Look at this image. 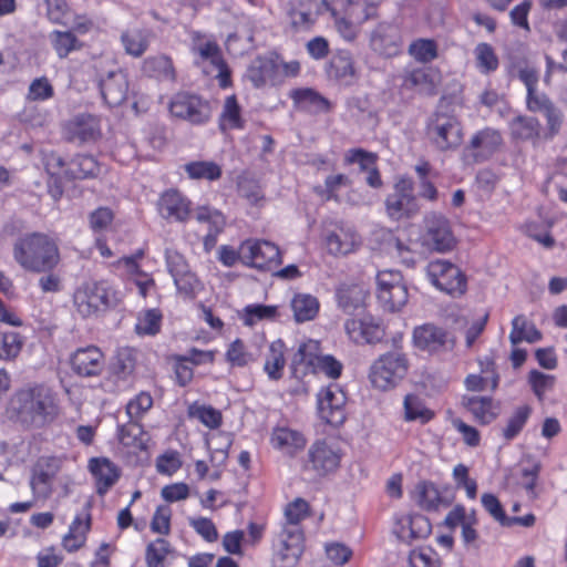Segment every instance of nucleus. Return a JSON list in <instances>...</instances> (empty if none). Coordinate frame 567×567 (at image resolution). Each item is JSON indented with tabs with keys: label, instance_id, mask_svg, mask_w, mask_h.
Instances as JSON below:
<instances>
[{
	"label": "nucleus",
	"instance_id": "nucleus-1",
	"mask_svg": "<svg viewBox=\"0 0 567 567\" xmlns=\"http://www.w3.org/2000/svg\"><path fill=\"white\" fill-rule=\"evenodd\" d=\"M8 412L23 426L42 429L59 413L54 392L44 384H33L16 391L9 400Z\"/></svg>",
	"mask_w": 567,
	"mask_h": 567
},
{
	"label": "nucleus",
	"instance_id": "nucleus-2",
	"mask_svg": "<svg viewBox=\"0 0 567 567\" xmlns=\"http://www.w3.org/2000/svg\"><path fill=\"white\" fill-rule=\"evenodd\" d=\"M13 258L28 271L44 272L58 266L60 252L58 244L48 235L32 233L17 239Z\"/></svg>",
	"mask_w": 567,
	"mask_h": 567
},
{
	"label": "nucleus",
	"instance_id": "nucleus-3",
	"mask_svg": "<svg viewBox=\"0 0 567 567\" xmlns=\"http://www.w3.org/2000/svg\"><path fill=\"white\" fill-rule=\"evenodd\" d=\"M342 363L330 354H320V344L316 340H308L299 346L291 360L293 375L309 372L323 373L331 379H338L342 372Z\"/></svg>",
	"mask_w": 567,
	"mask_h": 567
},
{
	"label": "nucleus",
	"instance_id": "nucleus-4",
	"mask_svg": "<svg viewBox=\"0 0 567 567\" xmlns=\"http://www.w3.org/2000/svg\"><path fill=\"white\" fill-rule=\"evenodd\" d=\"M409 360L400 350L380 355L371 365L369 378L373 386L386 391L396 386L406 375Z\"/></svg>",
	"mask_w": 567,
	"mask_h": 567
},
{
	"label": "nucleus",
	"instance_id": "nucleus-5",
	"mask_svg": "<svg viewBox=\"0 0 567 567\" xmlns=\"http://www.w3.org/2000/svg\"><path fill=\"white\" fill-rule=\"evenodd\" d=\"M426 133L431 143L442 152L453 151L463 142V127L454 115L435 112L427 122Z\"/></svg>",
	"mask_w": 567,
	"mask_h": 567
},
{
	"label": "nucleus",
	"instance_id": "nucleus-6",
	"mask_svg": "<svg viewBox=\"0 0 567 567\" xmlns=\"http://www.w3.org/2000/svg\"><path fill=\"white\" fill-rule=\"evenodd\" d=\"M113 301L114 291L106 281L85 282L73 295L74 307L83 318L105 310Z\"/></svg>",
	"mask_w": 567,
	"mask_h": 567
},
{
	"label": "nucleus",
	"instance_id": "nucleus-7",
	"mask_svg": "<svg viewBox=\"0 0 567 567\" xmlns=\"http://www.w3.org/2000/svg\"><path fill=\"white\" fill-rule=\"evenodd\" d=\"M377 297L391 312L400 310L408 301V289L400 271L382 270L377 275Z\"/></svg>",
	"mask_w": 567,
	"mask_h": 567
},
{
	"label": "nucleus",
	"instance_id": "nucleus-8",
	"mask_svg": "<svg viewBox=\"0 0 567 567\" xmlns=\"http://www.w3.org/2000/svg\"><path fill=\"white\" fill-rule=\"evenodd\" d=\"M169 112L174 117L194 125L205 124L212 117L210 103L199 95L188 92H179L172 97Z\"/></svg>",
	"mask_w": 567,
	"mask_h": 567
},
{
	"label": "nucleus",
	"instance_id": "nucleus-9",
	"mask_svg": "<svg viewBox=\"0 0 567 567\" xmlns=\"http://www.w3.org/2000/svg\"><path fill=\"white\" fill-rule=\"evenodd\" d=\"M427 276L431 282L441 291L451 296H462L466 290V278L454 264L436 259L427 265Z\"/></svg>",
	"mask_w": 567,
	"mask_h": 567
},
{
	"label": "nucleus",
	"instance_id": "nucleus-10",
	"mask_svg": "<svg viewBox=\"0 0 567 567\" xmlns=\"http://www.w3.org/2000/svg\"><path fill=\"white\" fill-rule=\"evenodd\" d=\"M240 260L250 267L271 270L281 264L279 248L268 240H245L239 247Z\"/></svg>",
	"mask_w": 567,
	"mask_h": 567
},
{
	"label": "nucleus",
	"instance_id": "nucleus-11",
	"mask_svg": "<svg viewBox=\"0 0 567 567\" xmlns=\"http://www.w3.org/2000/svg\"><path fill=\"white\" fill-rule=\"evenodd\" d=\"M341 458V450L334 442L318 440L308 450L305 468L317 476H324L339 467Z\"/></svg>",
	"mask_w": 567,
	"mask_h": 567
},
{
	"label": "nucleus",
	"instance_id": "nucleus-12",
	"mask_svg": "<svg viewBox=\"0 0 567 567\" xmlns=\"http://www.w3.org/2000/svg\"><path fill=\"white\" fill-rule=\"evenodd\" d=\"M62 466L55 456H41L31 468L30 488L35 499H47L53 492V481Z\"/></svg>",
	"mask_w": 567,
	"mask_h": 567
},
{
	"label": "nucleus",
	"instance_id": "nucleus-13",
	"mask_svg": "<svg viewBox=\"0 0 567 567\" xmlns=\"http://www.w3.org/2000/svg\"><path fill=\"white\" fill-rule=\"evenodd\" d=\"M303 551V535L299 527L281 529L275 546L272 563L275 567H295Z\"/></svg>",
	"mask_w": 567,
	"mask_h": 567
},
{
	"label": "nucleus",
	"instance_id": "nucleus-14",
	"mask_svg": "<svg viewBox=\"0 0 567 567\" xmlns=\"http://www.w3.org/2000/svg\"><path fill=\"white\" fill-rule=\"evenodd\" d=\"M385 207L389 216L396 220L416 212L413 183L410 178L402 177L395 183L394 192L385 199Z\"/></svg>",
	"mask_w": 567,
	"mask_h": 567
},
{
	"label": "nucleus",
	"instance_id": "nucleus-15",
	"mask_svg": "<svg viewBox=\"0 0 567 567\" xmlns=\"http://www.w3.org/2000/svg\"><path fill=\"white\" fill-rule=\"evenodd\" d=\"M346 400V394L336 384L322 389L318 394V409L321 419L333 426L341 425L346 420L343 410Z\"/></svg>",
	"mask_w": 567,
	"mask_h": 567
},
{
	"label": "nucleus",
	"instance_id": "nucleus-16",
	"mask_svg": "<svg viewBox=\"0 0 567 567\" xmlns=\"http://www.w3.org/2000/svg\"><path fill=\"white\" fill-rule=\"evenodd\" d=\"M344 329L348 337L358 344L380 342L385 334L380 322L370 315L348 319Z\"/></svg>",
	"mask_w": 567,
	"mask_h": 567
},
{
	"label": "nucleus",
	"instance_id": "nucleus-17",
	"mask_svg": "<svg viewBox=\"0 0 567 567\" xmlns=\"http://www.w3.org/2000/svg\"><path fill=\"white\" fill-rule=\"evenodd\" d=\"M246 76L257 89L267 84L281 83L282 76L278 58L272 55L257 56L248 66Z\"/></svg>",
	"mask_w": 567,
	"mask_h": 567
},
{
	"label": "nucleus",
	"instance_id": "nucleus-18",
	"mask_svg": "<svg viewBox=\"0 0 567 567\" xmlns=\"http://www.w3.org/2000/svg\"><path fill=\"white\" fill-rule=\"evenodd\" d=\"M426 241L439 252H445L455 246V237L451 230L450 221L442 215L430 214L425 218Z\"/></svg>",
	"mask_w": 567,
	"mask_h": 567
},
{
	"label": "nucleus",
	"instance_id": "nucleus-19",
	"mask_svg": "<svg viewBox=\"0 0 567 567\" xmlns=\"http://www.w3.org/2000/svg\"><path fill=\"white\" fill-rule=\"evenodd\" d=\"M156 207L161 217L171 223H185L190 214V202L174 188L161 194Z\"/></svg>",
	"mask_w": 567,
	"mask_h": 567
},
{
	"label": "nucleus",
	"instance_id": "nucleus-20",
	"mask_svg": "<svg viewBox=\"0 0 567 567\" xmlns=\"http://www.w3.org/2000/svg\"><path fill=\"white\" fill-rule=\"evenodd\" d=\"M72 371L83 378L99 375L105 365L102 351L95 346L79 348L70 359Z\"/></svg>",
	"mask_w": 567,
	"mask_h": 567
},
{
	"label": "nucleus",
	"instance_id": "nucleus-21",
	"mask_svg": "<svg viewBox=\"0 0 567 567\" xmlns=\"http://www.w3.org/2000/svg\"><path fill=\"white\" fill-rule=\"evenodd\" d=\"M401 35L392 23H379L370 34V47L380 55L393 56L400 52Z\"/></svg>",
	"mask_w": 567,
	"mask_h": 567
},
{
	"label": "nucleus",
	"instance_id": "nucleus-22",
	"mask_svg": "<svg viewBox=\"0 0 567 567\" xmlns=\"http://www.w3.org/2000/svg\"><path fill=\"white\" fill-rule=\"evenodd\" d=\"M503 145V137L499 131L485 127L476 132L471 141L467 151H473L472 157L475 163L488 159Z\"/></svg>",
	"mask_w": 567,
	"mask_h": 567
},
{
	"label": "nucleus",
	"instance_id": "nucleus-23",
	"mask_svg": "<svg viewBox=\"0 0 567 567\" xmlns=\"http://www.w3.org/2000/svg\"><path fill=\"white\" fill-rule=\"evenodd\" d=\"M431 530V523L424 515L403 514L395 518L394 534L403 542L425 538Z\"/></svg>",
	"mask_w": 567,
	"mask_h": 567
},
{
	"label": "nucleus",
	"instance_id": "nucleus-24",
	"mask_svg": "<svg viewBox=\"0 0 567 567\" xmlns=\"http://www.w3.org/2000/svg\"><path fill=\"white\" fill-rule=\"evenodd\" d=\"M361 244L353 227L340 225L326 237L327 249L331 255L344 256L353 252Z\"/></svg>",
	"mask_w": 567,
	"mask_h": 567
},
{
	"label": "nucleus",
	"instance_id": "nucleus-25",
	"mask_svg": "<svg viewBox=\"0 0 567 567\" xmlns=\"http://www.w3.org/2000/svg\"><path fill=\"white\" fill-rule=\"evenodd\" d=\"M100 91L106 104L112 107L121 105L128 91L126 74L122 71L110 72L100 81Z\"/></svg>",
	"mask_w": 567,
	"mask_h": 567
},
{
	"label": "nucleus",
	"instance_id": "nucleus-26",
	"mask_svg": "<svg viewBox=\"0 0 567 567\" xmlns=\"http://www.w3.org/2000/svg\"><path fill=\"white\" fill-rule=\"evenodd\" d=\"M89 509L90 504H86L85 507L76 514L70 525L69 533L63 538V547L70 553L80 549L85 542L86 533L91 527V514Z\"/></svg>",
	"mask_w": 567,
	"mask_h": 567
},
{
	"label": "nucleus",
	"instance_id": "nucleus-27",
	"mask_svg": "<svg viewBox=\"0 0 567 567\" xmlns=\"http://www.w3.org/2000/svg\"><path fill=\"white\" fill-rule=\"evenodd\" d=\"M89 468L96 480L99 495H104L120 478L118 467L107 458H92Z\"/></svg>",
	"mask_w": 567,
	"mask_h": 567
},
{
	"label": "nucleus",
	"instance_id": "nucleus-28",
	"mask_svg": "<svg viewBox=\"0 0 567 567\" xmlns=\"http://www.w3.org/2000/svg\"><path fill=\"white\" fill-rule=\"evenodd\" d=\"M446 341V331L431 323L416 327L413 331L414 346L421 350L437 351Z\"/></svg>",
	"mask_w": 567,
	"mask_h": 567
},
{
	"label": "nucleus",
	"instance_id": "nucleus-29",
	"mask_svg": "<svg viewBox=\"0 0 567 567\" xmlns=\"http://www.w3.org/2000/svg\"><path fill=\"white\" fill-rule=\"evenodd\" d=\"M66 136L71 142L85 143L99 136V125L92 115H78L66 125Z\"/></svg>",
	"mask_w": 567,
	"mask_h": 567
},
{
	"label": "nucleus",
	"instance_id": "nucleus-30",
	"mask_svg": "<svg viewBox=\"0 0 567 567\" xmlns=\"http://www.w3.org/2000/svg\"><path fill=\"white\" fill-rule=\"evenodd\" d=\"M142 72L148 78L162 82H174L176 79L175 69L169 56L157 54L148 56L143 61Z\"/></svg>",
	"mask_w": 567,
	"mask_h": 567
},
{
	"label": "nucleus",
	"instance_id": "nucleus-31",
	"mask_svg": "<svg viewBox=\"0 0 567 567\" xmlns=\"http://www.w3.org/2000/svg\"><path fill=\"white\" fill-rule=\"evenodd\" d=\"M290 97L299 110L306 112L320 113L327 112L330 109V102L320 93L309 87L291 91Z\"/></svg>",
	"mask_w": 567,
	"mask_h": 567
},
{
	"label": "nucleus",
	"instance_id": "nucleus-32",
	"mask_svg": "<svg viewBox=\"0 0 567 567\" xmlns=\"http://www.w3.org/2000/svg\"><path fill=\"white\" fill-rule=\"evenodd\" d=\"M415 502L426 512H436L441 506H449L437 487L431 482H421L415 486Z\"/></svg>",
	"mask_w": 567,
	"mask_h": 567
},
{
	"label": "nucleus",
	"instance_id": "nucleus-33",
	"mask_svg": "<svg viewBox=\"0 0 567 567\" xmlns=\"http://www.w3.org/2000/svg\"><path fill=\"white\" fill-rule=\"evenodd\" d=\"M271 443L274 447L279 449L288 454H295L306 445L305 436L289 427H276L271 434Z\"/></svg>",
	"mask_w": 567,
	"mask_h": 567
},
{
	"label": "nucleus",
	"instance_id": "nucleus-34",
	"mask_svg": "<svg viewBox=\"0 0 567 567\" xmlns=\"http://www.w3.org/2000/svg\"><path fill=\"white\" fill-rule=\"evenodd\" d=\"M285 351L286 346L280 339L270 344L264 364V371L270 380L278 381L282 378L284 368L286 365Z\"/></svg>",
	"mask_w": 567,
	"mask_h": 567
},
{
	"label": "nucleus",
	"instance_id": "nucleus-35",
	"mask_svg": "<svg viewBox=\"0 0 567 567\" xmlns=\"http://www.w3.org/2000/svg\"><path fill=\"white\" fill-rule=\"evenodd\" d=\"M367 296L364 288L359 285H342L337 291L338 305L348 313L362 308Z\"/></svg>",
	"mask_w": 567,
	"mask_h": 567
},
{
	"label": "nucleus",
	"instance_id": "nucleus-36",
	"mask_svg": "<svg viewBox=\"0 0 567 567\" xmlns=\"http://www.w3.org/2000/svg\"><path fill=\"white\" fill-rule=\"evenodd\" d=\"M462 405L471 412L474 419L481 424H488L496 417L491 398L477 395L463 396Z\"/></svg>",
	"mask_w": 567,
	"mask_h": 567
},
{
	"label": "nucleus",
	"instance_id": "nucleus-37",
	"mask_svg": "<svg viewBox=\"0 0 567 567\" xmlns=\"http://www.w3.org/2000/svg\"><path fill=\"white\" fill-rule=\"evenodd\" d=\"M99 173L100 165L91 155H76L70 161L64 172L66 177L73 179L95 177Z\"/></svg>",
	"mask_w": 567,
	"mask_h": 567
},
{
	"label": "nucleus",
	"instance_id": "nucleus-38",
	"mask_svg": "<svg viewBox=\"0 0 567 567\" xmlns=\"http://www.w3.org/2000/svg\"><path fill=\"white\" fill-rule=\"evenodd\" d=\"M543 338L542 332L525 316L518 315L512 320V331L509 341L513 346H517L522 341L535 343Z\"/></svg>",
	"mask_w": 567,
	"mask_h": 567
},
{
	"label": "nucleus",
	"instance_id": "nucleus-39",
	"mask_svg": "<svg viewBox=\"0 0 567 567\" xmlns=\"http://www.w3.org/2000/svg\"><path fill=\"white\" fill-rule=\"evenodd\" d=\"M152 32L146 29H130L122 33L121 41L127 54L138 58L148 48Z\"/></svg>",
	"mask_w": 567,
	"mask_h": 567
},
{
	"label": "nucleus",
	"instance_id": "nucleus-40",
	"mask_svg": "<svg viewBox=\"0 0 567 567\" xmlns=\"http://www.w3.org/2000/svg\"><path fill=\"white\" fill-rule=\"evenodd\" d=\"M291 309L297 322L312 320L319 311V302L316 297L308 293H299L291 300Z\"/></svg>",
	"mask_w": 567,
	"mask_h": 567
},
{
	"label": "nucleus",
	"instance_id": "nucleus-41",
	"mask_svg": "<svg viewBox=\"0 0 567 567\" xmlns=\"http://www.w3.org/2000/svg\"><path fill=\"white\" fill-rule=\"evenodd\" d=\"M219 126L223 131L244 128L245 121L241 117V109L235 95L226 97L219 117Z\"/></svg>",
	"mask_w": 567,
	"mask_h": 567
},
{
	"label": "nucleus",
	"instance_id": "nucleus-42",
	"mask_svg": "<svg viewBox=\"0 0 567 567\" xmlns=\"http://www.w3.org/2000/svg\"><path fill=\"white\" fill-rule=\"evenodd\" d=\"M403 85L408 89H415L421 93L431 94L434 89V74L426 68L413 69L405 73Z\"/></svg>",
	"mask_w": 567,
	"mask_h": 567
},
{
	"label": "nucleus",
	"instance_id": "nucleus-43",
	"mask_svg": "<svg viewBox=\"0 0 567 567\" xmlns=\"http://www.w3.org/2000/svg\"><path fill=\"white\" fill-rule=\"evenodd\" d=\"M540 123L533 116H516L511 122V132L514 138L528 141L539 136Z\"/></svg>",
	"mask_w": 567,
	"mask_h": 567
},
{
	"label": "nucleus",
	"instance_id": "nucleus-44",
	"mask_svg": "<svg viewBox=\"0 0 567 567\" xmlns=\"http://www.w3.org/2000/svg\"><path fill=\"white\" fill-rule=\"evenodd\" d=\"M23 343V338L18 332H0V360L14 361L20 354Z\"/></svg>",
	"mask_w": 567,
	"mask_h": 567
},
{
	"label": "nucleus",
	"instance_id": "nucleus-45",
	"mask_svg": "<svg viewBox=\"0 0 567 567\" xmlns=\"http://www.w3.org/2000/svg\"><path fill=\"white\" fill-rule=\"evenodd\" d=\"M328 75L337 80H347L353 76V62L348 52H340L333 55L327 68Z\"/></svg>",
	"mask_w": 567,
	"mask_h": 567
},
{
	"label": "nucleus",
	"instance_id": "nucleus-46",
	"mask_svg": "<svg viewBox=\"0 0 567 567\" xmlns=\"http://www.w3.org/2000/svg\"><path fill=\"white\" fill-rule=\"evenodd\" d=\"M185 172L193 179L216 181L221 176V168L214 162L197 161L184 166Z\"/></svg>",
	"mask_w": 567,
	"mask_h": 567
},
{
	"label": "nucleus",
	"instance_id": "nucleus-47",
	"mask_svg": "<svg viewBox=\"0 0 567 567\" xmlns=\"http://www.w3.org/2000/svg\"><path fill=\"white\" fill-rule=\"evenodd\" d=\"M474 55L476 68L481 73L488 74L497 70L499 64L498 58L491 44L485 42L478 43L474 49Z\"/></svg>",
	"mask_w": 567,
	"mask_h": 567
},
{
	"label": "nucleus",
	"instance_id": "nucleus-48",
	"mask_svg": "<svg viewBox=\"0 0 567 567\" xmlns=\"http://www.w3.org/2000/svg\"><path fill=\"white\" fill-rule=\"evenodd\" d=\"M50 41L61 59L66 58L70 52L81 47L80 41L71 31H53L50 34Z\"/></svg>",
	"mask_w": 567,
	"mask_h": 567
},
{
	"label": "nucleus",
	"instance_id": "nucleus-49",
	"mask_svg": "<svg viewBox=\"0 0 567 567\" xmlns=\"http://www.w3.org/2000/svg\"><path fill=\"white\" fill-rule=\"evenodd\" d=\"M162 323V313L157 309H148L140 313L135 324L137 334L154 336L159 332Z\"/></svg>",
	"mask_w": 567,
	"mask_h": 567
},
{
	"label": "nucleus",
	"instance_id": "nucleus-50",
	"mask_svg": "<svg viewBox=\"0 0 567 567\" xmlns=\"http://www.w3.org/2000/svg\"><path fill=\"white\" fill-rule=\"evenodd\" d=\"M404 415L406 421L420 420L422 423L430 421L433 413L427 410L421 399L413 394H408L404 398Z\"/></svg>",
	"mask_w": 567,
	"mask_h": 567
},
{
	"label": "nucleus",
	"instance_id": "nucleus-51",
	"mask_svg": "<svg viewBox=\"0 0 567 567\" xmlns=\"http://www.w3.org/2000/svg\"><path fill=\"white\" fill-rule=\"evenodd\" d=\"M171 547L168 542L158 538L146 547L145 560L147 567H164L166 556L169 554Z\"/></svg>",
	"mask_w": 567,
	"mask_h": 567
},
{
	"label": "nucleus",
	"instance_id": "nucleus-52",
	"mask_svg": "<svg viewBox=\"0 0 567 567\" xmlns=\"http://www.w3.org/2000/svg\"><path fill=\"white\" fill-rule=\"evenodd\" d=\"M409 52L420 62H431L437 56V45L433 40L419 39L410 44Z\"/></svg>",
	"mask_w": 567,
	"mask_h": 567
},
{
	"label": "nucleus",
	"instance_id": "nucleus-53",
	"mask_svg": "<svg viewBox=\"0 0 567 567\" xmlns=\"http://www.w3.org/2000/svg\"><path fill=\"white\" fill-rule=\"evenodd\" d=\"M188 414L209 429H217L221 424V413L212 406L193 405L189 408Z\"/></svg>",
	"mask_w": 567,
	"mask_h": 567
},
{
	"label": "nucleus",
	"instance_id": "nucleus-54",
	"mask_svg": "<svg viewBox=\"0 0 567 567\" xmlns=\"http://www.w3.org/2000/svg\"><path fill=\"white\" fill-rule=\"evenodd\" d=\"M197 221L207 223L209 228L208 231L213 234H220L226 225L224 215L209 207H199L195 215Z\"/></svg>",
	"mask_w": 567,
	"mask_h": 567
},
{
	"label": "nucleus",
	"instance_id": "nucleus-55",
	"mask_svg": "<svg viewBox=\"0 0 567 567\" xmlns=\"http://www.w3.org/2000/svg\"><path fill=\"white\" fill-rule=\"evenodd\" d=\"M199 53L203 59L209 60L219 69L220 85L226 86L229 74L225 69L218 47L215 43L207 42L199 48Z\"/></svg>",
	"mask_w": 567,
	"mask_h": 567
},
{
	"label": "nucleus",
	"instance_id": "nucleus-56",
	"mask_svg": "<svg viewBox=\"0 0 567 567\" xmlns=\"http://www.w3.org/2000/svg\"><path fill=\"white\" fill-rule=\"evenodd\" d=\"M245 324L252 326L259 320H272L277 317L278 307L267 305H249L245 309Z\"/></svg>",
	"mask_w": 567,
	"mask_h": 567
},
{
	"label": "nucleus",
	"instance_id": "nucleus-57",
	"mask_svg": "<svg viewBox=\"0 0 567 567\" xmlns=\"http://www.w3.org/2000/svg\"><path fill=\"white\" fill-rule=\"evenodd\" d=\"M308 503L302 498H297L288 504L285 509L286 523L281 529H289L291 526L299 527V523L307 516Z\"/></svg>",
	"mask_w": 567,
	"mask_h": 567
},
{
	"label": "nucleus",
	"instance_id": "nucleus-58",
	"mask_svg": "<svg viewBox=\"0 0 567 567\" xmlns=\"http://www.w3.org/2000/svg\"><path fill=\"white\" fill-rule=\"evenodd\" d=\"M409 565L410 567H440L437 554L430 547L411 550Z\"/></svg>",
	"mask_w": 567,
	"mask_h": 567
},
{
	"label": "nucleus",
	"instance_id": "nucleus-59",
	"mask_svg": "<svg viewBox=\"0 0 567 567\" xmlns=\"http://www.w3.org/2000/svg\"><path fill=\"white\" fill-rule=\"evenodd\" d=\"M174 284L178 292L183 293L185 297H194L200 289V281L190 269L174 277Z\"/></svg>",
	"mask_w": 567,
	"mask_h": 567
},
{
	"label": "nucleus",
	"instance_id": "nucleus-60",
	"mask_svg": "<svg viewBox=\"0 0 567 567\" xmlns=\"http://www.w3.org/2000/svg\"><path fill=\"white\" fill-rule=\"evenodd\" d=\"M344 159L347 164H358L360 171L367 172L375 166L377 155L362 148H352L347 152Z\"/></svg>",
	"mask_w": 567,
	"mask_h": 567
},
{
	"label": "nucleus",
	"instance_id": "nucleus-61",
	"mask_svg": "<svg viewBox=\"0 0 567 567\" xmlns=\"http://www.w3.org/2000/svg\"><path fill=\"white\" fill-rule=\"evenodd\" d=\"M226 360L235 367H245L251 360V354L246 350V346L240 339H236L229 344L226 352Z\"/></svg>",
	"mask_w": 567,
	"mask_h": 567
},
{
	"label": "nucleus",
	"instance_id": "nucleus-62",
	"mask_svg": "<svg viewBox=\"0 0 567 567\" xmlns=\"http://www.w3.org/2000/svg\"><path fill=\"white\" fill-rule=\"evenodd\" d=\"M54 90L45 76L34 79L28 90L30 101H45L53 96Z\"/></svg>",
	"mask_w": 567,
	"mask_h": 567
},
{
	"label": "nucleus",
	"instance_id": "nucleus-63",
	"mask_svg": "<svg viewBox=\"0 0 567 567\" xmlns=\"http://www.w3.org/2000/svg\"><path fill=\"white\" fill-rule=\"evenodd\" d=\"M153 405V399L151 394L141 392L126 405V413L131 420L140 419L145 412H147Z\"/></svg>",
	"mask_w": 567,
	"mask_h": 567
},
{
	"label": "nucleus",
	"instance_id": "nucleus-64",
	"mask_svg": "<svg viewBox=\"0 0 567 567\" xmlns=\"http://www.w3.org/2000/svg\"><path fill=\"white\" fill-rule=\"evenodd\" d=\"M529 412L530 410L528 406H520L515 411L504 429V436L507 440L514 439L520 432L529 416Z\"/></svg>",
	"mask_w": 567,
	"mask_h": 567
}]
</instances>
